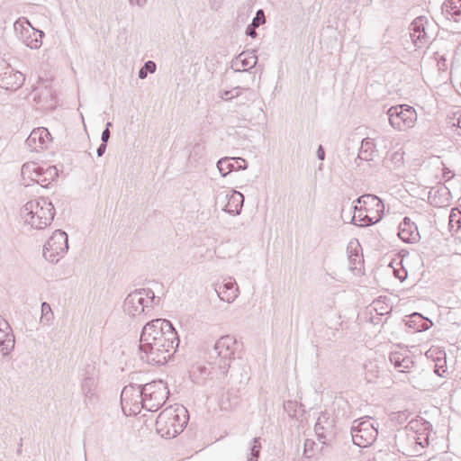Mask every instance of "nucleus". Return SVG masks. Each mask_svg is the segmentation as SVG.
<instances>
[{
  "mask_svg": "<svg viewBox=\"0 0 461 461\" xmlns=\"http://www.w3.org/2000/svg\"><path fill=\"white\" fill-rule=\"evenodd\" d=\"M179 344L178 335L166 319H155L144 325L140 339V357L153 366L166 364Z\"/></svg>",
  "mask_w": 461,
  "mask_h": 461,
  "instance_id": "nucleus-1",
  "label": "nucleus"
},
{
  "mask_svg": "<svg viewBox=\"0 0 461 461\" xmlns=\"http://www.w3.org/2000/svg\"><path fill=\"white\" fill-rule=\"evenodd\" d=\"M236 350V340L231 336H223L220 338L213 348L215 359L209 363L208 366L199 367L203 375L209 376L212 380L223 383L227 377L230 363L234 359Z\"/></svg>",
  "mask_w": 461,
  "mask_h": 461,
  "instance_id": "nucleus-2",
  "label": "nucleus"
},
{
  "mask_svg": "<svg viewBox=\"0 0 461 461\" xmlns=\"http://www.w3.org/2000/svg\"><path fill=\"white\" fill-rule=\"evenodd\" d=\"M21 218L32 229L42 230L51 223L55 215L54 205L44 197L27 202L21 209Z\"/></svg>",
  "mask_w": 461,
  "mask_h": 461,
  "instance_id": "nucleus-3",
  "label": "nucleus"
},
{
  "mask_svg": "<svg viewBox=\"0 0 461 461\" xmlns=\"http://www.w3.org/2000/svg\"><path fill=\"white\" fill-rule=\"evenodd\" d=\"M188 421V411L183 405L164 409L156 420V430L165 438H173L180 434Z\"/></svg>",
  "mask_w": 461,
  "mask_h": 461,
  "instance_id": "nucleus-4",
  "label": "nucleus"
},
{
  "mask_svg": "<svg viewBox=\"0 0 461 461\" xmlns=\"http://www.w3.org/2000/svg\"><path fill=\"white\" fill-rule=\"evenodd\" d=\"M160 297L156 296L149 288H140L130 293L123 302V312L126 315L136 318L145 315L146 311L158 305Z\"/></svg>",
  "mask_w": 461,
  "mask_h": 461,
  "instance_id": "nucleus-5",
  "label": "nucleus"
},
{
  "mask_svg": "<svg viewBox=\"0 0 461 461\" xmlns=\"http://www.w3.org/2000/svg\"><path fill=\"white\" fill-rule=\"evenodd\" d=\"M395 445L398 451L408 456H418L420 451L429 445L427 434L414 430H402L395 435Z\"/></svg>",
  "mask_w": 461,
  "mask_h": 461,
  "instance_id": "nucleus-6",
  "label": "nucleus"
},
{
  "mask_svg": "<svg viewBox=\"0 0 461 461\" xmlns=\"http://www.w3.org/2000/svg\"><path fill=\"white\" fill-rule=\"evenodd\" d=\"M169 391L162 380L152 381L142 385L144 409L149 411H158L167 401Z\"/></svg>",
  "mask_w": 461,
  "mask_h": 461,
  "instance_id": "nucleus-7",
  "label": "nucleus"
},
{
  "mask_svg": "<svg viewBox=\"0 0 461 461\" xmlns=\"http://www.w3.org/2000/svg\"><path fill=\"white\" fill-rule=\"evenodd\" d=\"M386 114L389 124L396 131H403L414 127L417 122V113L412 106L398 104L391 106Z\"/></svg>",
  "mask_w": 461,
  "mask_h": 461,
  "instance_id": "nucleus-8",
  "label": "nucleus"
},
{
  "mask_svg": "<svg viewBox=\"0 0 461 461\" xmlns=\"http://www.w3.org/2000/svg\"><path fill=\"white\" fill-rule=\"evenodd\" d=\"M378 434L375 420L371 417L355 420L351 426L353 443L360 447L371 445Z\"/></svg>",
  "mask_w": 461,
  "mask_h": 461,
  "instance_id": "nucleus-9",
  "label": "nucleus"
},
{
  "mask_svg": "<svg viewBox=\"0 0 461 461\" xmlns=\"http://www.w3.org/2000/svg\"><path fill=\"white\" fill-rule=\"evenodd\" d=\"M68 249V235L61 230H56L43 247V257L50 263H58Z\"/></svg>",
  "mask_w": 461,
  "mask_h": 461,
  "instance_id": "nucleus-10",
  "label": "nucleus"
},
{
  "mask_svg": "<svg viewBox=\"0 0 461 461\" xmlns=\"http://www.w3.org/2000/svg\"><path fill=\"white\" fill-rule=\"evenodd\" d=\"M16 36L30 49L38 50L42 45L44 32L34 29L28 19L22 17L14 23Z\"/></svg>",
  "mask_w": 461,
  "mask_h": 461,
  "instance_id": "nucleus-11",
  "label": "nucleus"
},
{
  "mask_svg": "<svg viewBox=\"0 0 461 461\" xmlns=\"http://www.w3.org/2000/svg\"><path fill=\"white\" fill-rule=\"evenodd\" d=\"M142 395V385L129 384L124 386L121 393L122 411L126 413L127 409H129L130 415L139 413L144 408Z\"/></svg>",
  "mask_w": 461,
  "mask_h": 461,
  "instance_id": "nucleus-12",
  "label": "nucleus"
},
{
  "mask_svg": "<svg viewBox=\"0 0 461 461\" xmlns=\"http://www.w3.org/2000/svg\"><path fill=\"white\" fill-rule=\"evenodd\" d=\"M354 203L363 204L365 212L367 214L366 215L367 218L366 221L369 222V224L374 225L382 220L384 205L378 196L371 194H363L354 201Z\"/></svg>",
  "mask_w": 461,
  "mask_h": 461,
  "instance_id": "nucleus-13",
  "label": "nucleus"
},
{
  "mask_svg": "<svg viewBox=\"0 0 461 461\" xmlns=\"http://www.w3.org/2000/svg\"><path fill=\"white\" fill-rule=\"evenodd\" d=\"M24 76L14 70L6 60L0 59V87L5 90H17L24 82Z\"/></svg>",
  "mask_w": 461,
  "mask_h": 461,
  "instance_id": "nucleus-14",
  "label": "nucleus"
},
{
  "mask_svg": "<svg viewBox=\"0 0 461 461\" xmlns=\"http://www.w3.org/2000/svg\"><path fill=\"white\" fill-rule=\"evenodd\" d=\"M314 431L318 441L322 445H329L336 435L334 419L328 412H322L317 419Z\"/></svg>",
  "mask_w": 461,
  "mask_h": 461,
  "instance_id": "nucleus-15",
  "label": "nucleus"
},
{
  "mask_svg": "<svg viewBox=\"0 0 461 461\" xmlns=\"http://www.w3.org/2000/svg\"><path fill=\"white\" fill-rule=\"evenodd\" d=\"M431 24L424 16H419L410 24V36L417 48H421L431 41Z\"/></svg>",
  "mask_w": 461,
  "mask_h": 461,
  "instance_id": "nucleus-16",
  "label": "nucleus"
},
{
  "mask_svg": "<svg viewBox=\"0 0 461 461\" xmlns=\"http://www.w3.org/2000/svg\"><path fill=\"white\" fill-rule=\"evenodd\" d=\"M51 140L48 129L40 127L32 130L25 143L32 151H39L48 147Z\"/></svg>",
  "mask_w": 461,
  "mask_h": 461,
  "instance_id": "nucleus-17",
  "label": "nucleus"
},
{
  "mask_svg": "<svg viewBox=\"0 0 461 461\" xmlns=\"http://www.w3.org/2000/svg\"><path fill=\"white\" fill-rule=\"evenodd\" d=\"M214 290L219 298L228 303H233L239 296L240 293L237 283L232 277L224 279L223 284L221 285H215Z\"/></svg>",
  "mask_w": 461,
  "mask_h": 461,
  "instance_id": "nucleus-18",
  "label": "nucleus"
},
{
  "mask_svg": "<svg viewBox=\"0 0 461 461\" xmlns=\"http://www.w3.org/2000/svg\"><path fill=\"white\" fill-rule=\"evenodd\" d=\"M14 347V337L7 321L0 315V353L3 356L8 353Z\"/></svg>",
  "mask_w": 461,
  "mask_h": 461,
  "instance_id": "nucleus-19",
  "label": "nucleus"
},
{
  "mask_svg": "<svg viewBox=\"0 0 461 461\" xmlns=\"http://www.w3.org/2000/svg\"><path fill=\"white\" fill-rule=\"evenodd\" d=\"M398 236L406 243H416L420 239L418 227L409 217H404L400 223Z\"/></svg>",
  "mask_w": 461,
  "mask_h": 461,
  "instance_id": "nucleus-20",
  "label": "nucleus"
},
{
  "mask_svg": "<svg viewBox=\"0 0 461 461\" xmlns=\"http://www.w3.org/2000/svg\"><path fill=\"white\" fill-rule=\"evenodd\" d=\"M257 63L258 57L254 52L243 51L231 61L230 68L235 72L247 73L249 68H253Z\"/></svg>",
  "mask_w": 461,
  "mask_h": 461,
  "instance_id": "nucleus-21",
  "label": "nucleus"
},
{
  "mask_svg": "<svg viewBox=\"0 0 461 461\" xmlns=\"http://www.w3.org/2000/svg\"><path fill=\"white\" fill-rule=\"evenodd\" d=\"M247 167L246 160L241 158L225 157L219 159L217 162V168L223 177L233 170H245Z\"/></svg>",
  "mask_w": 461,
  "mask_h": 461,
  "instance_id": "nucleus-22",
  "label": "nucleus"
},
{
  "mask_svg": "<svg viewBox=\"0 0 461 461\" xmlns=\"http://www.w3.org/2000/svg\"><path fill=\"white\" fill-rule=\"evenodd\" d=\"M441 11L447 20L460 24L456 29L461 30V0H447Z\"/></svg>",
  "mask_w": 461,
  "mask_h": 461,
  "instance_id": "nucleus-23",
  "label": "nucleus"
},
{
  "mask_svg": "<svg viewBox=\"0 0 461 461\" xmlns=\"http://www.w3.org/2000/svg\"><path fill=\"white\" fill-rule=\"evenodd\" d=\"M33 100L44 109H51L55 106L54 94L50 87H37L33 90Z\"/></svg>",
  "mask_w": 461,
  "mask_h": 461,
  "instance_id": "nucleus-24",
  "label": "nucleus"
},
{
  "mask_svg": "<svg viewBox=\"0 0 461 461\" xmlns=\"http://www.w3.org/2000/svg\"><path fill=\"white\" fill-rule=\"evenodd\" d=\"M390 362L397 368L400 372H409L414 366V361L412 357L402 352L395 351L392 352L389 356Z\"/></svg>",
  "mask_w": 461,
  "mask_h": 461,
  "instance_id": "nucleus-25",
  "label": "nucleus"
},
{
  "mask_svg": "<svg viewBox=\"0 0 461 461\" xmlns=\"http://www.w3.org/2000/svg\"><path fill=\"white\" fill-rule=\"evenodd\" d=\"M22 183L29 186L31 182L35 183L38 176H41V167L35 162L24 163L21 168Z\"/></svg>",
  "mask_w": 461,
  "mask_h": 461,
  "instance_id": "nucleus-26",
  "label": "nucleus"
},
{
  "mask_svg": "<svg viewBox=\"0 0 461 461\" xmlns=\"http://www.w3.org/2000/svg\"><path fill=\"white\" fill-rule=\"evenodd\" d=\"M375 144L373 139L371 138H365L362 142L361 146L357 154V158L355 159V163L357 164V167H359L358 160L362 161H371L374 158V155L375 153Z\"/></svg>",
  "mask_w": 461,
  "mask_h": 461,
  "instance_id": "nucleus-27",
  "label": "nucleus"
},
{
  "mask_svg": "<svg viewBox=\"0 0 461 461\" xmlns=\"http://www.w3.org/2000/svg\"><path fill=\"white\" fill-rule=\"evenodd\" d=\"M97 381L94 375H86L81 383V393L85 397V401L93 402L96 399Z\"/></svg>",
  "mask_w": 461,
  "mask_h": 461,
  "instance_id": "nucleus-28",
  "label": "nucleus"
},
{
  "mask_svg": "<svg viewBox=\"0 0 461 461\" xmlns=\"http://www.w3.org/2000/svg\"><path fill=\"white\" fill-rule=\"evenodd\" d=\"M230 197L228 202V207L225 209V212H228L230 214L233 215H239L241 212L243 203H244V196L241 193L230 190L229 192Z\"/></svg>",
  "mask_w": 461,
  "mask_h": 461,
  "instance_id": "nucleus-29",
  "label": "nucleus"
},
{
  "mask_svg": "<svg viewBox=\"0 0 461 461\" xmlns=\"http://www.w3.org/2000/svg\"><path fill=\"white\" fill-rule=\"evenodd\" d=\"M406 324L416 331H424L431 327L432 321L424 318L420 313L414 312L410 316Z\"/></svg>",
  "mask_w": 461,
  "mask_h": 461,
  "instance_id": "nucleus-30",
  "label": "nucleus"
},
{
  "mask_svg": "<svg viewBox=\"0 0 461 461\" xmlns=\"http://www.w3.org/2000/svg\"><path fill=\"white\" fill-rule=\"evenodd\" d=\"M354 203L355 204L353 208L355 210V213L351 219L352 222L357 226H370L371 224H369V222L366 221L367 218L366 217V215L367 214L365 212L363 204H359L357 203Z\"/></svg>",
  "mask_w": 461,
  "mask_h": 461,
  "instance_id": "nucleus-31",
  "label": "nucleus"
},
{
  "mask_svg": "<svg viewBox=\"0 0 461 461\" xmlns=\"http://www.w3.org/2000/svg\"><path fill=\"white\" fill-rule=\"evenodd\" d=\"M54 319V314L50 305L44 302L41 303V316L40 319L41 323L50 326Z\"/></svg>",
  "mask_w": 461,
  "mask_h": 461,
  "instance_id": "nucleus-32",
  "label": "nucleus"
},
{
  "mask_svg": "<svg viewBox=\"0 0 461 461\" xmlns=\"http://www.w3.org/2000/svg\"><path fill=\"white\" fill-rule=\"evenodd\" d=\"M230 190L229 189H220L215 194V203L220 205L222 211L225 212L226 207H228V202Z\"/></svg>",
  "mask_w": 461,
  "mask_h": 461,
  "instance_id": "nucleus-33",
  "label": "nucleus"
},
{
  "mask_svg": "<svg viewBox=\"0 0 461 461\" xmlns=\"http://www.w3.org/2000/svg\"><path fill=\"white\" fill-rule=\"evenodd\" d=\"M260 450L261 445L259 442V438H254L250 447V456L249 457V461H258Z\"/></svg>",
  "mask_w": 461,
  "mask_h": 461,
  "instance_id": "nucleus-34",
  "label": "nucleus"
},
{
  "mask_svg": "<svg viewBox=\"0 0 461 461\" xmlns=\"http://www.w3.org/2000/svg\"><path fill=\"white\" fill-rule=\"evenodd\" d=\"M156 68L155 62L149 60L145 62L144 66L139 70L138 77L140 79H144L147 77L148 72L154 73L156 71Z\"/></svg>",
  "mask_w": 461,
  "mask_h": 461,
  "instance_id": "nucleus-35",
  "label": "nucleus"
},
{
  "mask_svg": "<svg viewBox=\"0 0 461 461\" xmlns=\"http://www.w3.org/2000/svg\"><path fill=\"white\" fill-rule=\"evenodd\" d=\"M41 175L46 176V178L50 183V181L58 177V169L56 167H49L46 169L41 167Z\"/></svg>",
  "mask_w": 461,
  "mask_h": 461,
  "instance_id": "nucleus-36",
  "label": "nucleus"
},
{
  "mask_svg": "<svg viewBox=\"0 0 461 461\" xmlns=\"http://www.w3.org/2000/svg\"><path fill=\"white\" fill-rule=\"evenodd\" d=\"M297 408L298 402L296 401L289 400L285 402L284 403V409L290 417H294L296 415Z\"/></svg>",
  "mask_w": 461,
  "mask_h": 461,
  "instance_id": "nucleus-37",
  "label": "nucleus"
},
{
  "mask_svg": "<svg viewBox=\"0 0 461 461\" xmlns=\"http://www.w3.org/2000/svg\"><path fill=\"white\" fill-rule=\"evenodd\" d=\"M266 23V17L264 11L262 9L258 10L256 13V16L253 18L252 24L253 27H259L260 25Z\"/></svg>",
  "mask_w": 461,
  "mask_h": 461,
  "instance_id": "nucleus-38",
  "label": "nucleus"
},
{
  "mask_svg": "<svg viewBox=\"0 0 461 461\" xmlns=\"http://www.w3.org/2000/svg\"><path fill=\"white\" fill-rule=\"evenodd\" d=\"M232 90H233V93L230 94V100L240 96L241 95V91L242 90H249V87L237 86V87H234Z\"/></svg>",
  "mask_w": 461,
  "mask_h": 461,
  "instance_id": "nucleus-39",
  "label": "nucleus"
},
{
  "mask_svg": "<svg viewBox=\"0 0 461 461\" xmlns=\"http://www.w3.org/2000/svg\"><path fill=\"white\" fill-rule=\"evenodd\" d=\"M37 185H41V187H47L50 184L48 179L46 178V176L41 175V176H38L35 182Z\"/></svg>",
  "mask_w": 461,
  "mask_h": 461,
  "instance_id": "nucleus-40",
  "label": "nucleus"
},
{
  "mask_svg": "<svg viewBox=\"0 0 461 461\" xmlns=\"http://www.w3.org/2000/svg\"><path fill=\"white\" fill-rule=\"evenodd\" d=\"M148 0H129V4L131 6H138L140 8H142L146 5Z\"/></svg>",
  "mask_w": 461,
  "mask_h": 461,
  "instance_id": "nucleus-41",
  "label": "nucleus"
},
{
  "mask_svg": "<svg viewBox=\"0 0 461 461\" xmlns=\"http://www.w3.org/2000/svg\"><path fill=\"white\" fill-rule=\"evenodd\" d=\"M256 28L257 27H253L252 24H249L246 29V34L251 38H256L258 35Z\"/></svg>",
  "mask_w": 461,
  "mask_h": 461,
  "instance_id": "nucleus-42",
  "label": "nucleus"
},
{
  "mask_svg": "<svg viewBox=\"0 0 461 461\" xmlns=\"http://www.w3.org/2000/svg\"><path fill=\"white\" fill-rule=\"evenodd\" d=\"M232 93H233V90L220 91L219 97L222 100H230V94H232Z\"/></svg>",
  "mask_w": 461,
  "mask_h": 461,
  "instance_id": "nucleus-43",
  "label": "nucleus"
},
{
  "mask_svg": "<svg viewBox=\"0 0 461 461\" xmlns=\"http://www.w3.org/2000/svg\"><path fill=\"white\" fill-rule=\"evenodd\" d=\"M110 138V131L108 129H104L101 135V140L103 143H106Z\"/></svg>",
  "mask_w": 461,
  "mask_h": 461,
  "instance_id": "nucleus-44",
  "label": "nucleus"
},
{
  "mask_svg": "<svg viewBox=\"0 0 461 461\" xmlns=\"http://www.w3.org/2000/svg\"><path fill=\"white\" fill-rule=\"evenodd\" d=\"M106 149V143H101L99 147L97 148L96 153L98 157H102Z\"/></svg>",
  "mask_w": 461,
  "mask_h": 461,
  "instance_id": "nucleus-45",
  "label": "nucleus"
},
{
  "mask_svg": "<svg viewBox=\"0 0 461 461\" xmlns=\"http://www.w3.org/2000/svg\"><path fill=\"white\" fill-rule=\"evenodd\" d=\"M455 121L453 122V126H456L458 128V131H457V134L458 135H461V114L456 118V119H454Z\"/></svg>",
  "mask_w": 461,
  "mask_h": 461,
  "instance_id": "nucleus-46",
  "label": "nucleus"
},
{
  "mask_svg": "<svg viewBox=\"0 0 461 461\" xmlns=\"http://www.w3.org/2000/svg\"><path fill=\"white\" fill-rule=\"evenodd\" d=\"M317 157L320 160H323L325 158V151L321 146H319L317 149Z\"/></svg>",
  "mask_w": 461,
  "mask_h": 461,
  "instance_id": "nucleus-47",
  "label": "nucleus"
},
{
  "mask_svg": "<svg viewBox=\"0 0 461 461\" xmlns=\"http://www.w3.org/2000/svg\"><path fill=\"white\" fill-rule=\"evenodd\" d=\"M443 175H444V177H445L446 179H447V180H448V179H450V178H452V177H453V176H454V175L451 173V171H450V170H448V169H447L446 171H444V174H443Z\"/></svg>",
  "mask_w": 461,
  "mask_h": 461,
  "instance_id": "nucleus-48",
  "label": "nucleus"
},
{
  "mask_svg": "<svg viewBox=\"0 0 461 461\" xmlns=\"http://www.w3.org/2000/svg\"><path fill=\"white\" fill-rule=\"evenodd\" d=\"M111 126H112V122H108L106 123V127H105V129H108V130H109V128H110Z\"/></svg>",
  "mask_w": 461,
  "mask_h": 461,
  "instance_id": "nucleus-49",
  "label": "nucleus"
},
{
  "mask_svg": "<svg viewBox=\"0 0 461 461\" xmlns=\"http://www.w3.org/2000/svg\"><path fill=\"white\" fill-rule=\"evenodd\" d=\"M454 216H455V214H453V213H451V214H450V222H453V221H454Z\"/></svg>",
  "mask_w": 461,
  "mask_h": 461,
  "instance_id": "nucleus-50",
  "label": "nucleus"
},
{
  "mask_svg": "<svg viewBox=\"0 0 461 461\" xmlns=\"http://www.w3.org/2000/svg\"><path fill=\"white\" fill-rule=\"evenodd\" d=\"M249 76H251L252 80H254V79H255V75H251L250 73H249Z\"/></svg>",
  "mask_w": 461,
  "mask_h": 461,
  "instance_id": "nucleus-51",
  "label": "nucleus"
},
{
  "mask_svg": "<svg viewBox=\"0 0 461 461\" xmlns=\"http://www.w3.org/2000/svg\"><path fill=\"white\" fill-rule=\"evenodd\" d=\"M437 373H438V375L439 376H442V374H440V373L438 372V370H437Z\"/></svg>",
  "mask_w": 461,
  "mask_h": 461,
  "instance_id": "nucleus-52",
  "label": "nucleus"
}]
</instances>
